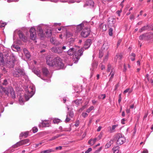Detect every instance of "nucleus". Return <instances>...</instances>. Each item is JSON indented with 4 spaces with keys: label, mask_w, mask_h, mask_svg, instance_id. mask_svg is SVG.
<instances>
[{
    "label": "nucleus",
    "mask_w": 153,
    "mask_h": 153,
    "mask_svg": "<svg viewBox=\"0 0 153 153\" xmlns=\"http://www.w3.org/2000/svg\"><path fill=\"white\" fill-rule=\"evenodd\" d=\"M46 62L47 64L49 66L56 67L58 69L63 68L64 65L61 59L59 57L53 59L48 56L46 58Z\"/></svg>",
    "instance_id": "f257e3e1"
},
{
    "label": "nucleus",
    "mask_w": 153,
    "mask_h": 153,
    "mask_svg": "<svg viewBox=\"0 0 153 153\" xmlns=\"http://www.w3.org/2000/svg\"><path fill=\"white\" fill-rule=\"evenodd\" d=\"M5 63L10 68H13L15 64L14 61L11 59L8 56H4L2 53H0V66H3Z\"/></svg>",
    "instance_id": "f03ea898"
},
{
    "label": "nucleus",
    "mask_w": 153,
    "mask_h": 153,
    "mask_svg": "<svg viewBox=\"0 0 153 153\" xmlns=\"http://www.w3.org/2000/svg\"><path fill=\"white\" fill-rule=\"evenodd\" d=\"M114 140H117V144L121 145L123 144L126 141V139L124 135L120 134H117L115 136Z\"/></svg>",
    "instance_id": "7ed1b4c3"
},
{
    "label": "nucleus",
    "mask_w": 153,
    "mask_h": 153,
    "mask_svg": "<svg viewBox=\"0 0 153 153\" xmlns=\"http://www.w3.org/2000/svg\"><path fill=\"white\" fill-rule=\"evenodd\" d=\"M13 74L15 77H19L24 76L25 74L23 69L20 67L16 68Z\"/></svg>",
    "instance_id": "20e7f679"
},
{
    "label": "nucleus",
    "mask_w": 153,
    "mask_h": 153,
    "mask_svg": "<svg viewBox=\"0 0 153 153\" xmlns=\"http://www.w3.org/2000/svg\"><path fill=\"white\" fill-rule=\"evenodd\" d=\"M38 31L39 32L38 33V35L42 39L44 38L45 36L46 37H51L52 35V31L51 30H48L45 34L43 33V30L41 28H39Z\"/></svg>",
    "instance_id": "39448f33"
},
{
    "label": "nucleus",
    "mask_w": 153,
    "mask_h": 153,
    "mask_svg": "<svg viewBox=\"0 0 153 153\" xmlns=\"http://www.w3.org/2000/svg\"><path fill=\"white\" fill-rule=\"evenodd\" d=\"M83 50L81 49L76 51L73 56V61L74 63H76L80 59V57L82 55Z\"/></svg>",
    "instance_id": "423d86ee"
},
{
    "label": "nucleus",
    "mask_w": 153,
    "mask_h": 153,
    "mask_svg": "<svg viewBox=\"0 0 153 153\" xmlns=\"http://www.w3.org/2000/svg\"><path fill=\"white\" fill-rule=\"evenodd\" d=\"M4 91L5 92V95L8 96L10 92L11 97L13 99L15 98V93L12 88L10 87H8V88H5Z\"/></svg>",
    "instance_id": "0eeeda50"
},
{
    "label": "nucleus",
    "mask_w": 153,
    "mask_h": 153,
    "mask_svg": "<svg viewBox=\"0 0 153 153\" xmlns=\"http://www.w3.org/2000/svg\"><path fill=\"white\" fill-rule=\"evenodd\" d=\"M27 94L25 95V98L26 101L28 100L34 94V87L30 86L28 89Z\"/></svg>",
    "instance_id": "6e6552de"
},
{
    "label": "nucleus",
    "mask_w": 153,
    "mask_h": 153,
    "mask_svg": "<svg viewBox=\"0 0 153 153\" xmlns=\"http://www.w3.org/2000/svg\"><path fill=\"white\" fill-rule=\"evenodd\" d=\"M91 30L89 28L85 27L81 33V36L83 37H87L90 34Z\"/></svg>",
    "instance_id": "1a4fd4ad"
},
{
    "label": "nucleus",
    "mask_w": 153,
    "mask_h": 153,
    "mask_svg": "<svg viewBox=\"0 0 153 153\" xmlns=\"http://www.w3.org/2000/svg\"><path fill=\"white\" fill-rule=\"evenodd\" d=\"M30 36L32 39L34 40L36 37V33L35 29L33 27L31 28L30 30Z\"/></svg>",
    "instance_id": "9d476101"
},
{
    "label": "nucleus",
    "mask_w": 153,
    "mask_h": 153,
    "mask_svg": "<svg viewBox=\"0 0 153 153\" xmlns=\"http://www.w3.org/2000/svg\"><path fill=\"white\" fill-rule=\"evenodd\" d=\"M151 35L149 33H146L140 35L139 39L141 40H148L151 38Z\"/></svg>",
    "instance_id": "9b49d317"
},
{
    "label": "nucleus",
    "mask_w": 153,
    "mask_h": 153,
    "mask_svg": "<svg viewBox=\"0 0 153 153\" xmlns=\"http://www.w3.org/2000/svg\"><path fill=\"white\" fill-rule=\"evenodd\" d=\"M51 50L52 52L55 53H60L62 52L61 50V48L60 47H53Z\"/></svg>",
    "instance_id": "f8f14e48"
},
{
    "label": "nucleus",
    "mask_w": 153,
    "mask_h": 153,
    "mask_svg": "<svg viewBox=\"0 0 153 153\" xmlns=\"http://www.w3.org/2000/svg\"><path fill=\"white\" fill-rule=\"evenodd\" d=\"M91 43V39L87 40L85 42L84 46V48L86 49L88 48L90 46Z\"/></svg>",
    "instance_id": "ddd939ff"
},
{
    "label": "nucleus",
    "mask_w": 153,
    "mask_h": 153,
    "mask_svg": "<svg viewBox=\"0 0 153 153\" xmlns=\"http://www.w3.org/2000/svg\"><path fill=\"white\" fill-rule=\"evenodd\" d=\"M98 63L97 62L95 61H94L91 64V71H94V69L96 68L97 66Z\"/></svg>",
    "instance_id": "4468645a"
},
{
    "label": "nucleus",
    "mask_w": 153,
    "mask_h": 153,
    "mask_svg": "<svg viewBox=\"0 0 153 153\" xmlns=\"http://www.w3.org/2000/svg\"><path fill=\"white\" fill-rule=\"evenodd\" d=\"M50 41L51 43L55 45H57L60 44L59 42L56 40V39L54 37H52L50 39Z\"/></svg>",
    "instance_id": "2eb2a0df"
},
{
    "label": "nucleus",
    "mask_w": 153,
    "mask_h": 153,
    "mask_svg": "<svg viewBox=\"0 0 153 153\" xmlns=\"http://www.w3.org/2000/svg\"><path fill=\"white\" fill-rule=\"evenodd\" d=\"M23 52L27 58L29 59L31 56L30 54L27 50L26 48L23 49Z\"/></svg>",
    "instance_id": "dca6fc26"
},
{
    "label": "nucleus",
    "mask_w": 153,
    "mask_h": 153,
    "mask_svg": "<svg viewBox=\"0 0 153 153\" xmlns=\"http://www.w3.org/2000/svg\"><path fill=\"white\" fill-rule=\"evenodd\" d=\"M108 24L110 26L113 25L116 22L115 19L114 18H109V19Z\"/></svg>",
    "instance_id": "f3484780"
},
{
    "label": "nucleus",
    "mask_w": 153,
    "mask_h": 153,
    "mask_svg": "<svg viewBox=\"0 0 153 153\" xmlns=\"http://www.w3.org/2000/svg\"><path fill=\"white\" fill-rule=\"evenodd\" d=\"M29 141L28 139H26L20 141V143L22 145H25L27 146L30 144Z\"/></svg>",
    "instance_id": "a211bd4d"
},
{
    "label": "nucleus",
    "mask_w": 153,
    "mask_h": 153,
    "mask_svg": "<svg viewBox=\"0 0 153 153\" xmlns=\"http://www.w3.org/2000/svg\"><path fill=\"white\" fill-rule=\"evenodd\" d=\"M8 88V87H4L2 86H1V89L0 90V97H3L4 95V93L5 94V92L4 91V90H5V88Z\"/></svg>",
    "instance_id": "6ab92c4d"
},
{
    "label": "nucleus",
    "mask_w": 153,
    "mask_h": 153,
    "mask_svg": "<svg viewBox=\"0 0 153 153\" xmlns=\"http://www.w3.org/2000/svg\"><path fill=\"white\" fill-rule=\"evenodd\" d=\"M18 34L19 38L22 40L24 41L25 40V36L20 31H19L18 32Z\"/></svg>",
    "instance_id": "aec40b11"
},
{
    "label": "nucleus",
    "mask_w": 153,
    "mask_h": 153,
    "mask_svg": "<svg viewBox=\"0 0 153 153\" xmlns=\"http://www.w3.org/2000/svg\"><path fill=\"white\" fill-rule=\"evenodd\" d=\"M109 48V45L108 43L106 42H105L102 47L101 49L102 50H107Z\"/></svg>",
    "instance_id": "412c9836"
},
{
    "label": "nucleus",
    "mask_w": 153,
    "mask_h": 153,
    "mask_svg": "<svg viewBox=\"0 0 153 153\" xmlns=\"http://www.w3.org/2000/svg\"><path fill=\"white\" fill-rule=\"evenodd\" d=\"M76 50L74 48H71L68 51V55L71 56L73 54Z\"/></svg>",
    "instance_id": "4be33fe9"
},
{
    "label": "nucleus",
    "mask_w": 153,
    "mask_h": 153,
    "mask_svg": "<svg viewBox=\"0 0 153 153\" xmlns=\"http://www.w3.org/2000/svg\"><path fill=\"white\" fill-rule=\"evenodd\" d=\"M49 124L46 121H43L42 122L41 125H39V126H41L42 127H47L49 126Z\"/></svg>",
    "instance_id": "5701e85b"
},
{
    "label": "nucleus",
    "mask_w": 153,
    "mask_h": 153,
    "mask_svg": "<svg viewBox=\"0 0 153 153\" xmlns=\"http://www.w3.org/2000/svg\"><path fill=\"white\" fill-rule=\"evenodd\" d=\"M84 27V24L83 23L78 25L77 26V30L78 31H80L83 29Z\"/></svg>",
    "instance_id": "b1692460"
},
{
    "label": "nucleus",
    "mask_w": 153,
    "mask_h": 153,
    "mask_svg": "<svg viewBox=\"0 0 153 153\" xmlns=\"http://www.w3.org/2000/svg\"><path fill=\"white\" fill-rule=\"evenodd\" d=\"M55 150L52 149H49L41 151L40 153H50L54 152Z\"/></svg>",
    "instance_id": "393cba45"
},
{
    "label": "nucleus",
    "mask_w": 153,
    "mask_h": 153,
    "mask_svg": "<svg viewBox=\"0 0 153 153\" xmlns=\"http://www.w3.org/2000/svg\"><path fill=\"white\" fill-rule=\"evenodd\" d=\"M115 73V69H113L111 71L109 76L111 75V77L109 79V80H111L113 78L114 76Z\"/></svg>",
    "instance_id": "a878e982"
},
{
    "label": "nucleus",
    "mask_w": 153,
    "mask_h": 153,
    "mask_svg": "<svg viewBox=\"0 0 153 153\" xmlns=\"http://www.w3.org/2000/svg\"><path fill=\"white\" fill-rule=\"evenodd\" d=\"M122 57V55L121 53H117L115 57V59L117 60L118 59L120 60Z\"/></svg>",
    "instance_id": "bb28decb"
},
{
    "label": "nucleus",
    "mask_w": 153,
    "mask_h": 153,
    "mask_svg": "<svg viewBox=\"0 0 153 153\" xmlns=\"http://www.w3.org/2000/svg\"><path fill=\"white\" fill-rule=\"evenodd\" d=\"M29 132L26 131L24 132H22L20 134V137H24L25 138L28 136Z\"/></svg>",
    "instance_id": "cd10ccee"
},
{
    "label": "nucleus",
    "mask_w": 153,
    "mask_h": 153,
    "mask_svg": "<svg viewBox=\"0 0 153 153\" xmlns=\"http://www.w3.org/2000/svg\"><path fill=\"white\" fill-rule=\"evenodd\" d=\"M113 69H114V68L112 66L111 64H108V65L107 72H109L110 71H112V70Z\"/></svg>",
    "instance_id": "c85d7f7f"
},
{
    "label": "nucleus",
    "mask_w": 153,
    "mask_h": 153,
    "mask_svg": "<svg viewBox=\"0 0 153 153\" xmlns=\"http://www.w3.org/2000/svg\"><path fill=\"white\" fill-rule=\"evenodd\" d=\"M62 136V135H60V134H57L56 136H54V137H53L49 139V141H51L53 140H55V139L61 137Z\"/></svg>",
    "instance_id": "c756f323"
},
{
    "label": "nucleus",
    "mask_w": 153,
    "mask_h": 153,
    "mask_svg": "<svg viewBox=\"0 0 153 153\" xmlns=\"http://www.w3.org/2000/svg\"><path fill=\"white\" fill-rule=\"evenodd\" d=\"M148 28V27L147 26H144L142 27L139 30L140 32H141L143 31L147 30Z\"/></svg>",
    "instance_id": "7c9ffc66"
},
{
    "label": "nucleus",
    "mask_w": 153,
    "mask_h": 153,
    "mask_svg": "<svg viewBox=\"0 0 153 153\" xmlns=\"http://www.w3.org/2000/svg\"><path fill=\"white\" fill-rule=\"evenodd\" d=\"M119 147L118 146L114 147L113 149L114 153H115L116 152H119Z\"/></svg>",
    "instance_id": "2f4dec72"
},
{
    "label": "nucleus",
    "mask_w": 153,
    "mask_h": 153,
    "mask_svg": "<svg viewBox=\"0 0 153 153\" xmlns=\"http://www.w3.org/2000/svg\"><path fill=\"white\" fill-rule=\"evenodd\" d=\"M42 72L43 74L45 75H47L48 73V71L45 68H44L43 69Z\"/></svg>",
    "instance_id": "473e14b6"
},
{
    "label": "nucleus",
    "mask_w": 153,
    "mask_h": 153,
    "mask_svg": "<svg viewBox=\"0 0 153 153\" xmlns=\"http://www.w3.org/2000/svg\"><path fill=\"white\" fill-rule=\"evenodd\" d=\"M61 122L60 120L59 119H55L53 120V123H54L58 124Z\"/></svg>",
    "instance_id": "72a5a7b5"
},
{
    "label": "nucleus",
    "mask_w": 153,
    "mask_h": 153,
    "mask_svg": "<svg viewBox=\"0 0 153 153\" xmlns=\"http://www.w3.org/2000/svg\"><path fill=\"white\" fill-rule=\"evenodd\" d=\"M22 145L21 144H20V141L17 142L16 144L13 146V147L15 148H17V147Z\"/></svg>",
    "instance_id": "f704fd0d"
},
{
    "label": "nucleus",
    "mask_w": 153,
    "mask_h": 153,
    "mask_svg": "<svg viewBox=\"0 0 153 153\" xmlns=\"http://www.w3.org/2000/svg\"><path fill=\"white\" fill-rule=\"evenodd\" d=\"M132 90H130L129 88H127L126 90H125L123 91V93L124 94H126V93L127 92H128V93L129 94H130V93H131L132 92Z\"/></svg>",
    "instance_id": "c9c22d12"
},
{
    "label": "nucleus",
    "mask_w": 153,
    "mask_h": 153,
    "mask_svg": "<svg viewBox=\"0 0 153 153\" xmlns=\"http://www.w3.org/2000/svg\"><path fill=\"white\" fill-rule=\"evenodd\" d=\"M19 101L20 104L23 105L24 104V101L23 100V98L21 97H20L19 99Z\"/></svg>",
    "instance_id": "e433bc0d"
},
{
    "label": "nucleus",
    "mask_w": 153,
    "mask_h": 153,
    "mask_svg": "<svg viewBox=\"0 0 153 153\" xmlns=\"http://www.w3.org/2000/svg\"><path fill=\"white\" fill-rule=\"evenodd\" d=\"M94 108V107L91 106L88 109H87L86 111V112L87 113H89L91 111L93 110Z\"/></svg>",
    "instance_id": "4c0bfd02"
},
{
    "label": "nucleus",
    "mask_w": 153,
    "mask_h": 153,
    "mask_svg": "<svg viewBox=\"0 0 153 153\" xmlns=\"http://www.w3.org/2000/svg\"><path fill=\"white\" fill-rule=\"evenodd\" d=\"M118 126L117 125H113L112 126V127L111 128V131L112 132H113L114 131L115 129Z\"/></svg>",
    "instance_id": "58836bf2"
},
{
    "label": "nucleus",
    "mask_w": 153,
    "mask_h": 153,
    "mask_svg": "<svg viewBox=\"0 0 153 153\" xmlns=\"http://www.w3.org/2000/svg\"><path fill=\"white\" fill-rule=\"evenodd\" d=\"M105 97L106 96L105 94H102L100 95L98 97L100 99H104L105 98Z\"/></svg>",
    "instance_id": "ea45409f"
},
{
    "label": "nucleus",
    "mask_w": 153,
    "mask_h": 153,
    "mask_svg": "<svg viewBox=\"0 0 153 153\" xmlns=\"http://www.w3.org/2000/svg\"><path fill=\"white\" fill-rule=\"evenodd\" d=\"M113 30L112 28H110L109 29V31H108V34L109 36H111L113 35Z\"/></svg>",
    "instance_id": "a19ab883"
},
{
    "label": "nucleus",
    "mask_w": 153,
    "mask_h": 153,
    "mask_svg": "<svg viewBox=\"0 0 153 153\" xmlns=\"http://www.w3.org/2000/svg\"><path fill=\"white\" fill-rule=\"evenodd\" d=\"M2 84L4 85H7L8 84L7 80L6 79H4Z\"/></svg>",
    "instance_id": "79ce46f5"
},
{
    "label": "nucleus",
    "mask_w": 153,
    "mask_h": 153,
    "mask_svg": "<svg viewBox=\"0 0 153 153\" xmlns=\"http://www.w3.org/2000/svg\"><path fill=\"white\" fill-rule=\"evenodd\" d=\"M76 1L75 0H66L64 2H68L69 3H73Z\"/></svg>",
    "instance_id": "37998d69"
},
{
    "label": "nucleus",
    "mask_w": 153,
    "mask_h": 153,
    "mask_svg": "<svg viewBox=\"0 0 153 153\" xmlns=\"http://www.w3.org/2000/svg\"><path fill=\"white\" fill-rule=\"evenodd\" d=\"M68 115L69 116L71 117H72L74 116V113L73 111H70L68 113Z\"/></svg>",
    "instance_id": "c03bdc74"
},
{
    "label": "nucleus",
    "mask_w": 153,
    "mask_h": 153,
    "mask_svg": "<svg viewBox=\"0 0 153 153\" xmlns=\"http://www.w3.org/2000/svg\"><path fill=\"white\" fill-rule=\"evenodd\" d=\"M88 4L91 6H93L94 5V2L92 0H89L88 2Z\"/></svg>",
    "instance_id": "a18cd8bd"
},
{
    "label": "nucleus",
    "mask_w": 153,
    "mask_h": 153,
    "mask_svg": "<svg viewBox=\"0 0 153 153\" xmlns=\"http://www.w3.org/2000/svg\"><path fill=\"white\" fill-rule=\"evenodd\" d=\"M33 132L34 133H35L37 132L38 131V129L37 128L34 127L32 129Z\"/></svg>",
    "instance_id": "49530a36"
},
{
    "label": "nucleus",
    "mask_w": 153,
    "mask_h": 153,
    "mask_svg": "<svg viewBox=\"0 0 153 153\" xmlns=\"http://www.w3.org/2000/svg\"><path fill=\"white\" fill-rule=\"evenodd\" d=\"M42 143H43L42 142H40L39 143H38V144H35L34 145V147H35V148H36V147H38L39 145H40L41 144H42Z\"/></svg>",
    "instance_id": "de8ad7c7"
},
{
    "label": "nucleus",
    "mask_w": 153,
    "mask_h": 153,
    "mask_svg": "<svg viewBox=\"0 0 153 153\" xmlns=\"http://www.w3.org/2000/svg\"><path fill=\"white\" fill-rule=\"evenodd\" d=\"M102 137V134L101 133H100V134L98 135V137H97V140H100Z\"/></svg>",
    "instance_id": "09e8293b"
},
{
    "label": "nucleus",
    "mask_w": 153,
    "mask_h": 153,
    "mask_svg": "<svg viewBox=\"0 0 153 153\" xmlns=\"http://www.w3.org/2000/svg\"><path fill=\"white\" fill-rule=\"evenodd\" d=\"M91 148H89L85 152V153H89L92 151Z\"/></svg>",
    "instance_id": "8fccbe9b"
},
{
    "label": "nucleus",
    "mask_w": 153,
    "mask_h": 153,
    "mask_svg": "<svg viewBox=\"0 0 153 153\" xmlns=\"http://www.w3.org/2000/svg\"><path fill=\"white\" fill-rule=\"evenodd\" d=\"M88 143L89 144L91 145H93V144L92 139H91L88 140Z\"/></svg>",
    "instance_id": "3c124183"
},
{
    "label": "nucleus",
    "mask_w": 153,
    "mask_h": 153,
    "mask_svg": "<svg viewBox=\"0 0 153 153\" xmlns=\"http://www.w3.org/2000/svg\"><path fill=\"white\" fill-rule=\"evenodd\" d=\"M97 139V138H94V139H92V141L93 142V145L97 141H98Z\"/></svg>",
    "instance_id": "603ef678"
},
{
    "label": "nucleus",
    "mask_w": 153,
    "mask_h": 153,
    "mask_svg": "<svg viewBox=\"0 0 153 153\" xmlns=\"http://www.w3.org/2000/svg\"><path fill=\"white\" fill-rule=\"evenodd\" d=\"M121 99H122V98H121V94H120L119 95V99H118V102L119 103H120V102Z\"/></svg>",
    "instance_id": "864d4df0"
},
{
    "label": "nucleus",
    "mask_w": 153,
    "mask_h": 153,
    "mask_svg": "<svg viewBox=\"0 0 153 153\" xmlns=\"http://www.w3.org/2000/svg\"><path fill=\"white\" fill-rule=\"evenodd\" d=\"M121 41L122 40L121 39H119L118 40L117 44V46H118L120 45V43L121 42Z\"/></svg>",
    "instance_id": "5fc2aeb1"
},
{
    "label": "nucleus",
    "mask_w": 153,
    "mask_h": 153,
    "mask_svg": "<svg viewBox=\"0 0 153 153\" xmlns=\"http://www.w3.org/2000/svg\"><path fill=\"white\" fill-rule=\"evenodd\" d=\"M82 116L84 117H85L88 116V114L86 113H83L82 114Z\"/></svg>",
    "instance_id": "6e6d98bb"
},
{
    "label": "nucleus",
    "mask_w": 153,
    "mask_h": 153,
    "mask_svg": "<svg viewBox=\"0 0 153 153\" xmlns=\"http://www.w3.org/2000/svg\"><path fill=\"white\" fill-rule=\"evenodd\" d=\"M70 120V119L68 117V116H67L65 120V122L66 123L68 122Z\"/></svg>",
    "instance_id": "4d7b16f0"
},
{
    "label": "nucleus",
    "mask_w": 153,
    "mask_h": 153,
    "mask_svg": "<svg viewBox=\"0 0 153 153\" xmlns=\"http://www.w3.org/2000/svg\"><path fill=\"white\" fill-rule=\"evenodd\" d=\"M126 120V119H125V118H123L122 120H121V123L123 124H125V123H124V121H125Z\"/></svg>",
    "instance_id": "13d9d810"
},
{
    "label": "nucleus",
    "mask_w": 153,
    "mask_h": 153,
    "mask_svg": "<svg viewBox=\"0 0 153 153\" xmlns=\"http://www.w3.org/2000/svg\"><path fill=\"white\" fill-rule=\"evenodd\" d=\"M62 149V146H59V147H57L55 149L56 150L58 149L61 150Z\"/></svg>",
    "instance_id": "bf43d9fd"
},
{
    "label": "nucleus",
    "mask_w": 153,
    "mask_h": 153,
    "mask_svg": "<svg viewBox=\"0 0 153 153\" xmlns=\"http://www.w3.org/2000/svg\"><path fill=\"white\" fill-rule=\"evenodd\" d=\"M142 153H148V151L146 149H144Z\"/></svg>",
    "instance_id": "052dcab7"
},
{
    "label": "nucleus",
    "mask_w": 153,
    "mask_h": 153,
    "mask_svg": "<svg viewBox=\"0 0 153 153\" xmlns=\"http://www.w3.org/2000/svg\"><path fill=\"white\" fill-rule=\"evenodd\" d=\"M121 12V10H118L117 11V13L119 16H120V13Z\"/></svg>",
    "instance_id": "680f3d73"
},
{
    "label": "nucleus",
    "mask_w": 153,
    "mask_h": 153,
    "mask_svg": "<svg viewBox=\"0 0 153 153\" xmlns=\"http://www.w3.org/2000/svg\"><path fill=\"white\" fill-rule=\"evenodd\" d=\"M103 56V54L102 52H99V57L100 58H101Z\"/></svg>",
    "instance_id": "e2e57ef3"
},
{
    "label": "nucleus",
    "mask_w": 153,
    "mask_h": 153,
    "mask_svg": "<svg viewBox=\"0 0 153 153\" xmlns=\"http://www.w3.org/2000/svg\"><path fill=\"white\" fill-rule=\"evenodd\" d=\"M59 129L61 131H66V130H62V126H60L59 128Z\"/></svg>",
    "instance_id": "0e129e2a"
},
{
    "label": "nucleus",
    "mask_w": 153,
    "mask_h": 153,
    "mask_svg": "<svg viewBox=\"0 0 153 153\" xmlns=\"http://www.w3.org/2000/svg\"><path fill=\"white\" fill-rule=\"evenodd\" d=\"M101 149V148L100 147L99 149L97 150L94 153H98L99 152Z\"/></svg>",
    "instance_id": "69168bd1"
},
{
    "label": "nucleus",
    "mask_w": 153,
    "mask_h": 153,
    "mask_svg": "<svg viewBox=\"0 0 153 153\" xmlns=\"http://www.w3.org/2000/svg\"><path fill=\"white\" fill-rule=\"evenodd\" d=\"M127 70L126 66L125 64H124V71H126Z\"/></svg>",
    "instance_id": "338daca9"
},
{
    "label": "nucleus",
    "mask_w": 153,
    "mask_h": 153,
    "mask_svg": "<svg viewBox=\"0 0 153 153\" xmlns=\"http://www.w3.org/2000/svg\"><path fill=\"white\" fill-rule=\"evenodd\" d=\"M102 128V127L101 126H99L98 128H97V131H100L101 129Z\"/></svg>",
    "instance_id": "774afa93"
}]
</instances>
